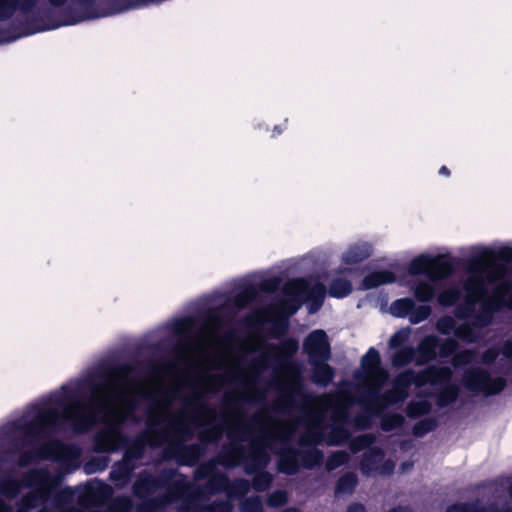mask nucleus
Segmentation results:
<instances>
[{"label": "nucleus", "mask_w": 512, "mask_h": 512, "mask_svg": "<svg viewBox=\"0 0 512 512\" xmlns=\"http://www.w3.org/2000/svg\"><path fill=\"white\" fill-rule=\"evenodd\" d=\"M438 347L440 356L448 357L455 352V350L458 347V344L454 339L448 338L444 340Z\"/></svg>", "instance_id": "338daca9"}, {"label": "nucleus", "mask_w": 512, "mask_h": 512, "mask_svg": "<svg viewBox=\"0 0 512 512\" xmlns=\"http://www.w3.org/2000/svg\"><path fill=\"white\" fill-rule=\"evenodd\" d=\"M395 280V275L390 271H375L363 279L362 286L364 289H373L382 284L393 283Z\"/></svg>", "instance_id": "c9c22d12"}, {"label": "nucleus", "mask_w": 512, "mask_h": 512, "mask_svg": "<svg viewBox=\"0 0 512 512\" xmlns=\"http://www.w3.org/2000/svg\"><path fill=\"white\" fill-rule=\"evenodd\" d=\"M459 397V388L454 384L445 386L437 395L436 405L439 408L447 407L454 403Z\"/></svg>", "instance_id": "e433bc0d"}, {"label": "nucleus", "mask_w": 512, "mask_h": 512, "mask_svg": "<svg viewBox=\"0 0 512 512\" xmlns=\"http://www.w3.org/2000/svg\"><path fill=\"white\" fill-rule=\"evenodd\" d=\"M349 460V454L345 451H336L332 453L326 461V469L328 471L335 470L336 468L344 465Z\"/></svg>", "instance_id": "bf43d9fd"}, {"label": "nucleus", "mask_w": 512, "mask_h": 512, "mask_svg": "<svg viewBox=\"0 0 512 512\" xmlns=\"http://www.w3.org/2000/svg\"><path fill=\"white\" fill-rule=\"evenodd\" d=\"M274 379L277 383V389L285 395H289L294 399L298 396L302 397L304 404V395H310L303 392V382L301 371L294 363H283L273 367Z\"/></svg>", "instance_id": "dca6fc26"}, {"label": "nucleus", "mask_w": 512, "mask_h": 512, "mask_svg": "<svg viewBox=\"0 0 512 512\" xmlns=\"http://www.w3.org/2000/svg\"><path fill=\"white\" fill-rule=\"evenodd\" d=\"M375 439L376 437L373 434L359 435L350 441V449L353 453H357L370 447L375 442Z\"/></svg>", "instance_id": "6e6d98bb"}, {"label": "nucleus", "mask_w": 512, "mask_h": 512, "mask_svg": "<svg viewBox=\"0 0 512 512\" xmlns=\"http://www.w3.org/2000/svg\"><path fill=\"white\" fill-rule=\"evenodd\" d=\"M81 449L73 444H64L58 440L42 443L35 450L22 451L18 457V466L27 467L36 460H52L61 465V472L72 473L79 468Z\"/></svg>", "instance_id": "4468645a"}, {"label": "nucleus", "mask_w": 512, "mask_h": 512, "mask_svg": "<svg viewBox=\"0 0 512 512\" xmlns=\"http://www.w3.org/2000/svg\"><path fill=\"white\" fill-rule=\"evenodd\" d=\"M437 426V420L432 417L424 418L418 421L413 427V434L416 437H423L433 431Z\"/></svg>", "instance_id": "5fc2aeb1"}, {"label": "nucleus", "mask_w": 512, "mask_h": 512, "mask_svg": "<svg viewBox=\"0 0 512 512\" xmlns=\"http://www.w3.org/2000/svg\"><path fill=\"white\" fill-rule=\"evenodd\" d=\"M184 344L179 345V349ZM179 354L186 365L191 369H199V372L193 379L186 378L185 387L190 389L188 394L180 396V402L188 411L192 409L194 413L189 415V421L198 419L201 423H209L217 420L219 415L217 411L207 405L204 400L207 395L218 394L227 384V377L224 374L212 373L218 369H214V362H204L200 365H192L186 361L181 352Z\"/></svg>", "instance_id": "6e6552de"}, {"label": "nucleus", "mask_w": 512, "mask_h": 512, "mask_svg": "<svg viewBox=\"0 0 512 512\" xmlns=\"http://www.w3.org/2000/svg\"><path fill=\"white\" fill-rule=\"evenodd\" d=\"M431 314V308L426 305L415 307L410 312L409 321L412 324H418L424 320H426Z\"/></svg>", "instance_id": "052dcab7"}, {"label": "nucleus", "mask_w": 512, "mask_h": 512, "mask_svg": "<svg viewBox=\"0 0 512 512\" xmlns=\"http://www.w3.org/2000/svg\"><path fill=\"white\" fill-rule=\"evenodd\" d=\"M471 275L464 283L466 295L463 304L455 309V317L461 320L473 317L477 327L488 326L493 314L506 305V296L512 290V284L504 281L498 284L488 295L486 280L497 282L505 273V267L494 263V255L489 250L482 251L468 261Z\"/></svg>", "instance_id": "20e7f679"}, {"label": "nucleus", "mask_w": 512, "mask_h": 512, "mask_svg": "<svg viewBox=\"0 0 512 512\" xmlns=\"http://www.w3.org/2000/svg\"><path fill=\"white\" fill-rule=\"evenodd\" d=\"M432 405L427 400L411 401L408 403L406 413L409 418H417L421 415L428 414Z\"/></svg>", "instance_id": "a18cd8bd"}, {"label": "nucleus", "mask_w": 512, "mask_h": 512, "mask_svg": "<svg viewBox=\"0 0 512 512\" xmlns=\"http://www.w3.org/2000/svg\"><path fill=\"white\" fill-rule=\"evenodd\" d=\"M189 423L192 427L194 425L201 428L197 434L200 442L198 445L203 447V453L200 456L201 458L206 452L207 445L216 444L221 440L224 433V426L221 423H218V419L209 423H201L198 419H194L189 421Z\"/></svg>", "instance_id": "393cba45"}, {"label": "nucleus", "mask_w": 512, "mask_h": 512, "mask_svg": "<svg viewBox=\"0 0 512 512\" xmlns=\"http://www.w3.org/2000/svg\"><path fill=\"white\" fill-rule=\"evenodd\" d=\"M408 270L411 275L425 274L436 281L448 277L453 272V266L442 260V256L431 257L421 254L411 261Z\"/></svg>", "instance_id": "6ab92c4d"}, {"label": "nucleus", "mask_w": 512, "mask_h": 512, "mask_svg": "<svg viewBox=\"0 0 512 512\" xmlns=\"http://www.w3.org/2000/svg\"><path fill=\"white\" fill-rule=\"evenodd\" d=\"M63 480L61 472L51 473L49 467L31 468L23 473L24 485L31 489L16 503V510L0 496V512H31L46 504L53 489Z\"/></svg>", "instance_id": "9b49d317"}, {"label": "nucleus", "mask_w": 512, "mask_h": 512, "mask_svg": "<svg viewBox=\"0 0 512 512\" xmlns=\"http://www.w3.org/2000/svg\"><path fill=\"white\" fill-rule=\"evenodd\" d=\"M484 250H488V248L480 249L479 252L477 253V255H479ZM489 251H491L493 253V255H494V263L496 265H501V266L505 267V273L499 279V280H501V279H503L506 276V274L508 272V263L512 261V248H510V247H501L500 249H498L497 252H494L491 249H489ZM474 256H476V254Z\"/></svg>", "instance_id": "a19ab883"}, {"label": "nucleus", "mask_w": 512, "mask_h": 512, "mask_svg": "<svg viewBox=\"0 0 512 512\" xmlns=\"http://www.w3.org/2000/svg\"><path fill=\"white\" fill-rule=\"evenodd\" d=\"M415 356V349L412 346L400 348L392 356V364L395 367H404L412 362Z\"/></svg>", "instance_id": "37998d69"}, {"label": "nucleus", "mask_w": 512, "mask_h": 512, "mask_svg": "<svg viewBox=\"0 0 512 512\" xmlns=\"http://www.w3.org/2000/svg\"><path fill=\"white\" fill-rule=\"evenodd\" d=\"M474 358V352L471 350H463L456 353L452 358V364L454 367L465 366L472 362Z\"/></svg>", "instance_id": "69168bd1"}, {"label": "nucleus", "mask_w": 512, "mask_h": 512, "mask_svg": "<svg viewBox=\"0 0 512 512\" xmlns=\"http://www.w3.org/2000/svg\"><path fill=\"white\" fill-rule=\"evenodd\" d=\"M166 486L168 489L165 493L148 499L156 511L176 500L180 501L179 512H200L207 508H214L221 503H229L228 501H215L210 505H200L203 490L199 485H192L185 476H180L171 483L168 482Z\"/></svg>", "instance_id": "f8f14e48"}, {"label": "nucleus", "mask_w": 512, "mask_h": 512, "mask_svg": "<svg viewBox=\"0 0 512 512\" xmlns=\"http://www.w3.org/2000/svg\"><path fill=\"white\" fill-rule=\"evenodd\" d=\"M372 252L368 243H357L351 246L342 256L346 264H356L368 258Z\"/></svg>", "instance_id": "f704fd0d"}, {"label": "nucleus", "mask_w": 512, "mask_h": 512, "mask_svg": "<svg viewBox=\"0 0 512 512\" xmlns=\"http://www.w3.org/2000/svg\"><path fill=\"white\" fill-rule=\"evenodd\" d=\"M461 297V291L459 288H449L443 290L438 295V302L440 305L448 307L455 304Z\"/></svg>", "instance_id": "4d7b16f0"}, {"label": "nucleus", "mask_w": 512, "mask_h": 512, "mask_svg": "<svg viewBox=\"0 0 512 512\" xmlns=\"http://www.w3.org/2000/svg\"><path fill=\"white\" fill-rule=\"evenodd\" d=\"M258 296L257 288L251 286L239 292L233 299V305L238 309L246 307Z\"/></svg>", "instance_id": "c03bdc74"}, {"label": "nucleus", "mask_w": 512, "mask_h": 512, "mask_svg": "<svg viewBox=\"0 0 512 512\" xmlns=\"http://www.w3.org/2000/svg\"><path fill=\"white\" fill-rule=\"evenodd\" d=\"M414 296L420 302H428L435 296V289L426 282H418L413 289Z\"/></svg>", "instance_id": "3c124183"}, {"label": "nucleus", "mask_w": 512, "mask_h": 512, "mask_svg": "<svg viewBox=\"0 0 512 512\" xmlns=\"http://www.w3.org/2000/svg\"><path fill=\"white\" fill-rule=\"evenodd\" d=\"M358 483L355 473L348 472L337 481L335 494L337 496L351 494Z\"/></svg>", "instance_id": "4c0bfd02"}, {"label": "nucleus", "mask_w": 512, "mask_h": 512, "mask_svg": "<svg viewBox=\"0 0 512 512\" xmlns=\"http://www.w3.org/2000/svg\"><path fill=\"white\" fill-rule=\"evenodd\" d=\"M196 324V318L193 316H187L175 319L172 324V331L177 336H183L191 333L192 329Z\"/></svg>", "instance_id": "79ce46f5"}, {"label": "nucleus", "mask_w": 512, "mask_h": 512, "mask_svg": "<svg viewBox=\"0 0 512 512\" xmlns=\"http://www.w3.org/2000/svg\"><path fill=\"white\" fill-rule=\"evenodd\" d=\"M133 502L128 496L113 498L107 505L105 512H130Z\"/></svg>", "instance_id": "49530a36"}, {"label": "nucleus", "mask_w": 512, "mask_h": 512, "mask_svg": "<svg viewBox=\"0 0 512 512\" xmlns=\"http://www.w3.org/2000/svg\"><path fill=\"white\" fill-rule=\"evenodd\" d=\"M389 512H412V510L408 507L399 506ZM445 512H512V506L500 507L496 502L484 504L477 499L450 505Z\"/></svg>", "instance_id": "b1692460"}, {"label": "nucleus", "mask_w": 512, "mask_h": 512, "mask_svg": "<svg viewBox=\"0 0 512 512\" xmlns=\"http://www.w3.org/2000/svg\"><path fill=\"white\" fill-rule=\"evenodd\" d=\"M214 348H218L222 351L221 357L205 356L203 361L196 356L195 350L191 345L181 346L180 352L183 358L192 365H200L204 362H214V369L219 370L223 366H227L228 371L227 373H224L227 377V383H238L241 385V389L226 392L224 394V400L227 404H231L236 400H241L245 403H265L267 399V391L258 387L261 373L251 368L242 369L241 359L225 350L223 340L222 346H215Z\"/></svg>", "instance_id": "0eeeda50"}, {"label": "nucleus", "mask_w": 512, "mask_h": 512, "mask_svg": "<svg viewBox=\"0 0 512 512\" xmlns=\"http://www.w3.org/2000/svg\"><path fill=\"white\" fill-rule=\"evenodd\" d=\"M420 385H438L449 382L453 376L452 370L447 367L429 366L419 371Z\"/></svg>", "instance_id": "bb28decb"}, {"label": "nucleus", "mask_w": 512, "mask_h": 512, "mask_svg": "<svg viewBox=\"0 0 512 512\" xmlns=\"http://www.w3.org/2000/svg\"><path fill=\"white\" fill-rule=\"evenodd\" d=\"M52 7L64 9L60 25H75L98 18L93 11L96 0H48Z\"/></svg>", "instance_id": "f3484780"}, {"label": "nucleus", "mask_w": 512, "mask_h": 512, "mask_svg": "<svg viewBox=\"0 0 512 512\" xmlns=\"http://www.w3.org/2000/svg\"><path fill=\"white\" fill-rule=\"evenodd\" d=\"M250 488L251 484L248 480L238 478L233 481L229 480V485L226 493L229 496L241 497L247 494L250 491Z\"/></svg>", "instance_id": "09e8293b"}, {"label": "nucleus", "mask_w": 512, "mask_h": 512, "mask_svg": "<svg viewBox=\"0 0 512 512\" xmlns=\"http://www.w3.org/2000/svg\"><path fill=\"white\" fill-rule=\"evenodd\" d=\"M77 379L51 393L41 403L27 407L21 417L0 427V466L9 462L25 447L32 445L45 434L61 432L70 424L74 432H85L97 424L102 415L106 427L99 430L93 439L94 450L98 453H115L125 448L123 459L130 463L141 459L146 446L158 448L166 445L164 453L178 464L188 466L182 451L170 449L171 439L159 427L146 424L133 441L120 431L122 424H115L107 418L109 409H100L98 399L90 395L74 396Z\"/></svg>", "instance_id": "f257e3e1"}, {"label": "nucleus", "mask_w": 512, "mask_h": 512, "mask_svg": "<svg viewBox=\"0 0 512 512\" xmlns=\"http://www.w3.org/2000/svg\"><path fill=\"white\" fill-rule=\"evenodd\" d=\"M135 366L105 363L87 371L77 379L74 396L88 395L100 402V409H109L107 418L115 424H123L138 408V397L150 402L146 410V424L159 427L171 439L170 449L182 451L188 466H194L203 453V447L186 443L193 439L194 427L189 423V413L182 406L172 411L176 400L180 401L186 380L178 378L169 388L161 375L138 381L131 378Z\"/></svg>", "instance_id": "f03ea898"}, {"label": "nucleus", "mask_w": 512, "mask_h": 512, "mask_svg": "<svg viewBox=\"0 0 512 512\" xmlns=\"http://www.w3.org/2000/svg\"><path fill=\"white\" fill-rule=\"evenodd\" d=\"M384 452L378 447L368 449L362 458L360 469L364 475H370L372 472L378 471L379 464L383 461Z\"/></svg>", "instance_id": "473e14b6"}, {"label": "nucleus", "mask_w": 512, "mask_h": 512, "mask_svg": "<svg viewBox=\"0 0 512 512\" xmlns=\"http://www.w3.org/2000/svg\"><path fill=\"white\" fill-rule=\"evenodd\" d=\"M405 419L401 414L384 415L381 419V428L383 431L390 432L401 427Z\"/></svg>", "instance_id": "13d9d810"}, {"label": "nucleus", "mask_w": 512, "mask_h": 512, "mask_svg": "<svg viewBox=\"0 0 512 512\" xmlns=\"http://www.w3.org/2000/svg\"><path fill=\"white\" fill-rule=\"evenodd\" d=\"M355 379L362 383L361 391L383 387L388 380V372L381 367L379 352L371 347L361 359V370L355 372Z\"/></svg>", "instance_id": "2eb2a0df"}, {"label": "nucleus", "mask_w": 512, "mask_h": 512, "mask_svg": "<svg viewBox=\"0 0 512 512\" xmlns=\"http://www.w3.org/2000/svg\"><path fill=\"white\" fill-rule=\"evenodd\" d=\"M362 389V383L359 382L356 390L357 397L344 390L340 391L336 397L332 394L304 395L302 409L310 417L312 427L300 437V446L315 447L324 441L322 426L329 411H331L332 428L326 439L327 444L339 445L347 441L351 436L346 427L349 421V410L355 404L361 405L358 400Z\"/></svg>", "instance_id": "39448f33"}, {"label": "nucleus", "mask_w": 512, "mask_h": 512, "mask_svg": "<svg viewBox=\"0 0 512 512\" xmlns=\"http://www.w3.org/2000/svg\"><path fill=\"white\" fill-rule=\"evenodd\" d=\"M363 409V412L356 414L351 423L358 429H367L370 427L372 422V416L378 415L381 412H374L367 409L364 405H360Z\"/></svg>", "instance_id": "de8ad7c7"}, {"label": "nucleus", "mask_w": 512, "mask_h": 512, "mask_svg": "<svg viewBox=\"0 0 512 512\" xmlns=\"http://www.w3.org/2000/svg\"><path fill=\"white\" fill-rule=\"evenodd\" d=\"M412 384L421 387L419 371L408 369L399 373L393 380L392 388L384 393H381L382 387L361 391L358 402L371 411L383 412L391 405L404 402Z\"/></svg>", "instance_id": "ddd939ff"}, {"label": "nucleus", "mask_w": 512, "mask_h": 512, "mask_svg": "<svg viewBox=\"0 0 512 512\" xmlns=\"http://www.w3.org/2000/svg\"><path fill=\"white\" fill-rule=\"evenodd\" d=\"M176 469H165L157 478L148 471H142L132 486L135 497L146 500L149 499L159 489L165 487L176 476Z\"/></svg>", "instance_id": "aec40b11"}, {"label": "nucleus", "mask_w": 512, "mask_h": 512, "mask_svg": "<svg viewBox=\"0 0 512 512\" xmlns=\"http://www.w3.org/2000/svg\"><path fill=\"white\" fill-rule=\"evenodd\" d=\"M251 421L258 425L259 434L249 440L242 464L246 475H254L251 486L255 491L264 492L273 482V475L265 471L271 461L269 450L278 457L277 470L289 476L297 474L301 465L312 469L322 463L324 455L317 448L298 449L290 444L299 418L276 419L267 407H262L253 413Z\"/></svg>", "instance_id": "7ed1b4c3"}, {"label": "nucleus", "mask_w": 512, "mask_h": 512, "mask_svg": "<svg viewBox=\"0 0 512 512\" xmlns=\"http://www.w3.org/2000/svg\"><path fill=\"white\" fill-rule=\"evenodd\" d=\"M241 512H262L263 504L259 497H249L240 503Z\"/></svg>", "instance_id": "680f3d73"}, {"label": "nucleus", "mask_w": 512, "mask_h": 512, "mask_svg": "<svg viewBox=\"0 0 512 512\" xmlns=\"http://www.w3.org/2000/svg\"><path fill=\"white\" fill-rule=\"evenodd\" d=\"M77 490V502L83 508L101 507L113 494L112 487L99 480L78 487Z\"/></svg>", "instance_id": "4be33fe9"}, {"label": "nucleus", "mask_w": 512, "mask_h": 512, "mask_svg": "<svg viewBox=\"0 0 512 512\" xmlns=\"http://www.w3.org/2000/svg\"><path fill=\"white\" fill-rule=\"evenodd\" d=\"M135 469V463H130L122 458L120 461H117L113 464L109 474V479L115 484L117 488L122 489L130 481L132 473Z\"/></svg>", "instance_id": "c85d7f7f"}, {"label": "nucleus", "mask_w": 512, "mask_h": 512, "mask_svg": "<svg viewBox=\"0 0 512 512\" xmlns=\"http://www.w3.org/2000/svg\"><path fill=\"white\" fill-rule=\"evenodd\" d=\"M436 327L440 333L444 335H449L451 333H454L456 328V322L454 318L451 316H443L437 321Z\"/></svg>", "instance_id": "e2e57ef3"}, {"label": "nucleus", "mask_w": 512, "mask_h": 512, "mask_svg": "<svg viewBox=\"0 0 512 512\" xmlns=\"http://www.w3.org/2000/svg\"><path fill=\"white\" fill-rule=\"evenodd\" d=\"M225 409L223 411V420L229 428L227 433L230 443L243 444L246 441V437L251 434L250 426L244 422V412L237 408L235 405L241 400H236L231 404H227L223 399Z\"/></svg>", "instance_id": "412c9836"}, {"label": "nucleus", "mask_w": 512, "mask_h": 512, "mask_svg": "<svg viewBox=\"0 0 512 512\" xmlns=\"http://www.w3.org/2000/svg\"><path fill=\"white\" fill-rule=\"evenodd\" d=\"M302 407L303 403L299 404L297 402V399H294L293 397L282 393L275 399L272 405L273 410L280 414H287L294 409H299L305 415L308 421L307 431H309L310 428L312 427V421L308 414L302 409Z\"/></svg>", "instance_id": "c756f323"}, {"label": "nucleus", "mask_w": 512, "mask_h": 512, "mask_svg": "<svg viewBox=\"0 0 512 512\" xmlns=\"http://www.w3.org/2000/svg\"><path fill=\"white\" fill-rule=\"evenodd\" d=\"M465 387L472 392H481L485 396L500 393L506 386V380L502 377L492 378L482 368H470L463 373Z\"/></svg>", "instance_id": "a211bd4d"}, {"label": "nucleus", "mask_w": 512, "mask_h": 512, "mask_svg": "<svg viewBox=\"0 0 512 512\" xmlns=\"http://www.w3.org/2000/svg\"><path fill=\"white\" fill-rule=\"evenodd\" d=\"M328 360H318L316 363H310L313 367L312 380L321 387H326L334 378L335 370L327 364Z\"/></svg>", "instance_id": "2f4dec72"}, {"label": "nucleus", "mask_w": 512, "mask_h": 512, "mask_svg": "<svg viewBox=\"0 0 512 512\" xmlns=\"http://www.w3.org/2000/svg\"><path fill=\"white\" fill-rule=\"evenodd\" d=\"M439 346V340L434 335H428L422 339L417 347L419 354L417 363L425 364L434 360L437 356V348Z\"/></svg>", "instance_id": "7c9ffc66"}, {"label": "nucleus", "mask_w": 512, "mask_h": 512, "mask_svg": "<svg viewBox=\"0 0 512 512\" xmlns=\"http://www.w3.org/2000/svg\"><path fill=\"white\" fill-rule=\"evenodd\" d=\"M109 465V458L107 456H97L90 459L84 465L86 474H94L104 471Z\"/></svg>", "instance_id": "603ef678"}, {"label": "nucleus", "mask_w": 512, "mask_h": 512, "mask_svg": "<svg viewBox=\"0 0 512 512\" xmlns=\"http://www.w3.org/2000/svg\"><path fill=\"white\" fill-rule=\"evenodd\" d=\"M352 291V284L349 280L344 278H335L332 280L328 293L335 298H343L349 295Z\"/></svg>", "instance_id": "58836bf2"}, {"label": "nucleus", "mask_w": 512, "mask_h": 512, "mask_svg": "<svg viewBox=\"0 0 512 512\" xmlns=\"http://www.w3.org/2000/svg\"><path fill=\"white\" fill-rule=\"evenodd\" d=\"M298 349L299 344L293 338L286 339L279 345H268V350L272 352L273 358L276 361V365L292 363L290 360L297 353Z\"/></svg>", "instance_id": "cd10ccee"}, {"label": "nucleus", "mask_w": 512, "mask_h": 512, "mask_svg": "<svg viewBox=\"0 0 512 512\" xmlns=\"http://www.w3.org/2000/svg\"><path fill=\"white\" fill-rule=\"evenodd\" d=\"M408 334L405 331H397L389 339V347L392 349L400 348L406 341Z\"/></svg>", "instance_id": "774afa93"}, {"label": "nucleus", "mask_w": 512, "mask_h": 512, "mask_svg": "<svg viewBox=\"0 0 512 512\" xmlns=\"http://www.w3.org/2000/svg\"><path fill=\"white\" fill-rule=\"evenodd\" d=\"M38 3L39 0H0V22L10 20L17 12L28 15Z\"/></svg>", "instance_id": "a878e982"}, {"label": "nucleus", "mask_w": 512, "mask_h": 512, "mask_svg": "<svg viewBox=\"0 0 512 512\" xmlns=\"http://www.w3.org/2000/svg\"><path fill=\"white\" fill-rule=\"evenodd\" d=\"M230 305V299H227L224 305L219 309L210 308L207 311L204 322L200 327V333L195 342H181L177 344L176 352L179 358L178 360H168L159 363L149 362L148 370L151 374L150 377L161 375L165 380L166 376L170 375L174 377L173 382H176L178 378H188V375L180 373V362L184 364L186 363L182 360L179 354V345L190 344L194 348L196 356L203 361L205 356H209V349L214 348L215 346H222V338L218 335V331L224 325V310Z\"/></svg>", "instance_id": "1a4fd4ad"}, {"label": "nucleus", "mask_w": 512, "mask_h": 512, "mask_svg": "<svg viewBox=\"0 0 512 512\" xmlns=\"http://www.w3.org/2000/svg\"><path fill=\"white\" fill-rule=\"evenodd\" d=\"M414 309V301L411 298H401L395 300L390 306V313L394 317H409L410 312Z\"/></svg>", "instance_id": "ea45409f"}, {"label": "nucleus", "mask_w": 512, "mask_h": 512, "mask_svg": "<svg viewBox=\"0 0 512 512\" xmlns=\"http://www.w3.org/2000/svg\"><path fill=\"white\" fill-rule=\"evenodd\" d=\"M475 328H478L474 324V320L472 323H462L459 326H456L454 335L464 341L467 342H475L477 339V335L475 333Z\"/></svg>", "instance_id": "8fccbe9b"}, {"label": "nucleus", "mask_w": 512, "mask_h": 512, "mask_svg": "<svg viewBox=\"0 0 512 512\" xmlns=\"http://www.w3.org/2000/svg\"><path fill=\"white\" fill-rule=\"evenodd\" d=\"M22 487L27 488L23 479L19 480L12 475L0 477V495L8 500L15 499L20 494Z\"/></svg>", "instance_id": "72a5a7b5"}, {"label": "nucleus", "mask_w": 512, "mask_h": 512, "mask_svg": "<svg viewBox=\"0 0 512 512\" xmlns=\"http://www.w3.org/2000/svg\"><path fill=\"white\" fill-rule=\"evenodd\" d=\"M246 452V446L240 443H228L224 444L216 457L209 459L208 461L200 464L194 471V479L201 481L207 478V482L204 487L199 486L205 492L219 493L227 492L229 485V478L225 473L218 472L217 467L219 465L233 469L242 464ZM204 495L200 500V505Z\"/></svg>", "instance_id": "9d476101"}, {"label": "nucleus", "mask_w": 512, "mask_h": 512, "mask_svg": "<svg viewBox=\"0 0 512 512\" xmlns=\"http://www.w3.org/2000/svg\"><path fill=\"white\" fill-rule=\"evenodd\" d=\"M288 495L284 490H276L269 494L267 498V505L270 507H279L287 502Z\"/></svg>", "instance_id": "0e129e2a"}, {"label": "nucleus", "mask_w": 512, "mask_h": 512, "mask_svg": "<svg viewBox=\"0 0 512 512\" xmlns=\"http://www.w3.org/2000/svg\"><path fill=\"white\" fill-rule=\"evenodd\" d=\"M303 350L308 356L309 363H316L318 360H329L331 358V348L326 332L318 329L309 333L303 342Z\"/></svg>", "instance_id": "5701e85b"}, {"label": "nucleus", "mask_w": 512, "mask_h": 512, "mask_svg": "<svg viewBox=\"0 0 512 512\" xmlns=\"http://www.w3.org/2000/svg\"><path fill=\"white\" fill-rule=\"evenodd\" d=\"M326 287L322 283L310 285L304 279H292L283 287L281 298L270 305L255 309L245 316V323L252 328H260L278 318L290 317L307 303L308 312L316 313L323 305Z\"/></svg>", "instance_id": "423d86ee"}, {"label": "nucleus", "mask_w": 512, "mask_h": 512, "mask_svg": "<svg viewBox=\"0 0 512 512\" xmlns=\"http://www.w3.org/2000/svg\"><path fill=\"white\" fill-rule=\"evenodd\" d=\"M271 357H273L272 352L268 350L267 346L265 351L251 360L249 368L262 374L269 368V360Z\"/></svg>", "instance_id": "864d4df0"}]
</instances>
